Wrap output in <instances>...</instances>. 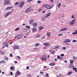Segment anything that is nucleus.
Masks as SVG:
<instances>
[{
    "label": "nucleus",
    "mask_w": 77,
    "mask_h": 77,
    "mask_svg": "<svg viewBox=\"0 0 77 77\" xmlns=\"http://www.w3.org/2000/svg\"><path fill=\"white\" fill-rule=\"evenodd\" d=\"M44 7H45L46 8V9H52L53 7V5H51V6L50 5H49L48 4H45L44 5Z\"/></svg>",
    "instance_id": "1"
},
{
    "label": "nucleus",
    "mask_w": 77,
    "mask_h": 77,
    "mask_svg": "<svg viewBox=\"0 0 77 77\" xmlns=\"http://www.w3.org/2000/svg\"><path fill=\"white\" fill-rule=\"evenodd\" d=\"M41 59L42 60L46 61V60H47V56H46V55L45 54L43 55L42 57H41Z\"/></svg>",
    "instance_id": "2"
},
{
    "label": "nucleus",
    "mask_w": 77,
    "mask_h": 77,
    "mask_svg": "<svg viewBox=\"0 0 77 77\" xmlns=\"http://www.w3.org/2000/svg\"><path fill=\"white\" fill-rule=\"evenodd\" d=\"M23 34H21L17 35V38L19 39H21V38H23Z\"/></svg>",
    "instance_id": "3"
},
{
    "label": "nucleus",
    "mask_w": 77,
    "mask_h": 77,
    "mask_svg": "<svg viewBox=\"0 0 77 77\" xmlns=\"http://www.w3.org/2000/svg\"><path fill=\"white\" fill-rule=\"evenodd\" d=\"M12 13V12H7V13L5 14V16H4V18H6L8 16V15H11V14Z\"/></svg>",
    "instance_id": "4"
},
{
    "label": "nucleus",
    "mask_w": 77,
    "mask_h": 77,
    "mask_svg": "<svg viewBox=\"0 0 77 77\" xmlns=\"http://www.w3.org/2000/svg\"><path fill=\"white\" fill-rule=\"evenodd\" d=\"M11 2H10V0H7V1H4V5H6L8 4H9Z\"/></svg>",
    "instance_id": "5"
},
{
    "label": "nucleus",
    "mask_w": 77,
    "mask_h": 77,
    "mask_svg": "<svg viewBox=\"0 0 77 77\" xmlns=\"http://www.w3.org/2000/svg\"><path fill=\"white\" fill-rule=\"evenodd\" d=\"M44 45L47 47H50V44L48 42L44 43Z\"/></svg>",
    "instance_id": "6"
},
{
    "label": "nucleus",
    "mask_w": 77,
    "mask_h": 77,
    "mask_svg": "<svg viewBox=\"0 0 77 77\" xmlns=\"http://www.w3.org/2000/svg\"><path fill=\"white\" fill-rule=\"evenodd\" d=\"M13 48L14 49H18L19 48V46L17 45H14Z\"/></svg>",
    "instance_id": "7"
},
{
    "label": "nucleus",
    "mask_w": 77,
    "mask_h": 77,
    "mask_svg": "<svg viewBox=\"0 0 77 77\" xmlns=\"http://www.w3.org/2000/svg\"><path fill=\"white\" fill-rule=\"evenodd\" d=\"M75 19H74L72 20L71 22L70 23V25H73V24H74V22L75 21Z\"/></svg>",
    "instance_id": "8"
},
{
    "label": "nucleus",
    "mask_w": 77,
    "mask_h": 77,
    "mask_svg": "<svg viewBox=\"0 0 77 77\" xmlns=\"http://www.w3.org/2000/svg\"><path fill=\"white\" fill-rule=\"evenodd\" d=\"M24 5V2H22L21 3L20 5H19V7H20V8L21 9Z\"/></svg>",
    "instance_id": "9"
},
{
    "label": "nucleus",
    "mask_w": 77,
    "mask_h": 77,
    "mask_svg": "<svg viewBox=\"0 0 77 77\" xmlns=\"http://www.w3.org/2000/svg\"><path fill=\"white\" fill-rule=\"evenodd\" d=\"M21 74V72H20V71H17L16 72V76H18V75H20Z\"/></svg>",
    "instance_id": "10"
},
{
    "label": "nucleus",
    "mask_w": 77,
    "mask_h": 77,
    "mask_svg": "<svg viewBox=\"0 0 77 77\" xmlns=\"http://www.w3.org/2000/svg\"><path fill=\"white\" fill-rule=\"evenodd\" d=\"M70 42L71 41L69 39H66V40H65V41H64V42L65 44L66 43V42Z\"/></svg>",
    "instance_id": "11"
},
{
    "label": "nucleus",
    "mask_w": 77,
    "mask_h": 77,
    "mask_svg": "<svg viewBox=\"0 0 77 77\" xmlns=\"http://www.w3.org/2000/svg\"><path fill=\"white\" fill-rule=\"evenodd\" d=\"M12 8H13V7H7L5 9V10H10L11 9H12Z\"/></svg>",
    "instance_id": "12"
},
{
    "label": "nucleus",
    "mask_w": 77,
    "mask_h": 77,
    "mask_svg": "<svg viewBox=\"0 0 77 77\" xmlns=\"http://www.w3.org/2000/svg\"><path fill=\"white\" fill-rule=\"evenodd\" d=\"M67 30V28H64L60 30V32H62V31H65Z\"/></svg>",
    "instance_id": "13"
},
{
    "label": "nucleus",
    "mask_w": 77,
    "mask_h": 77,
    "mask_svg": "<svg viewBox=\"0 0 77 77\" xmlns=\"http://www.w3.org/2000/svg\"><path fill=\"white\" fill-rule=\"evenodd\" d=\"M56 64L54 63H51L49 64L50 66H54Z\"/></svg>",
    "instance_id": "14"
},
{
    "label": "nucleus",
    "mask_w": 77,
    "mask_h": 77,
    "mask_svg": "<svg viewBox=\"0 0 77 77\" xmlns=\"http://www.w3.org/2000/svg\"><path fill=\"white\" fill-rule=\"evenodd\" d=\"M50 15H51V13H49L46 15V16L45 17V18H47L48 17H49V16H50Z\"/></svg>",
    "instance_id": "15"
},
{
    "label": "nucleus",
    "mask_w": 77,
    "mask_h": 77,
    "mask_svg": "<svg viewBox=\"0 0 77 77\" xmlns=\"http://www.w3.org/2000/svg\"><path fill=\"white\" fill-rule=\"evenodd\" d=\"M4 58L5 60H9L8 57L6 56H5Z\"/></svg>",
    "instance_id": "16"
},
{
    "label": "nucleus",
    "mask_w": 77,
    "mask_h": 77,
    "mask_svg": "<svg viewBox=\"0 0 77 77\" xmlns=\"http://www.w3.org/2000/svg\"><path fill=\"white\" fill-rule=\"evenodd\" d=\"M33 25L35 27H36V26H37V25H38V23L35 22L33 23Z\"/></svg>",
    "instance_id": "17"
},
{
    "label": "nucleus",
    "mask_w": 77,
    "mask_h": 77,
    "mask_svg": "<svg viewBox=\"0 0 77 77\" xmlns=\"http://www.w3.org/2000/svg\"><path fill=\"white\" fill-rule=\"evenodd\" d=\"M74 66H73V65L72 64H70V65L69 66V68H74Z\"/></svg>",
    "instance_id": "18"
},
{
    "label": "nucleus",
    "mask_w": 77,
    "mask_h": 77,
    "mask_svg": "<svg viewBox=\"0 0 77 77\" xmlns=\"http://www.w3.org/2000/svg\"><path fill=\"white\" fill-rule=\"evenodd\" d=\"M33 28L32 29V30H33V32H36V30H37L36 29V28H35L34 27H33Z\"/></svg>",
    "instance_id": "19"
},
{
    "label": "nucleus",
    "mask_w": 77,
    "mask_h": 77,
    "mask_svg": "<svg viewBox=\"0 0 77 77\" xmlns=\"http://www.w3.org/2000/svg\"><path fill=\"white\" fill-rule=\"evenodd\" d=\"M6 63V61H5V60H1L0 62V63Z\"/></svg>",
    "instance_id": "20"
},
{
    "label": "nucleus",
    "mask_w": 77,
    "mask_h": 77,
    "mask_svg": "<svg viewBox=\"0 0 77 77\" xmlns=\"http://www.w3.org/2000/svg\"><path fill=\"white\" fill-rule=\"evenodd\" d=\"M5 52L3 51H0V55L1 54L2 56V55H4V54H5Z\"/></svg>",
    "instance_id": "21"
},
{
    "label": "nucleus",
    "mask_w": 77,
    "mask_h": 77,
    "mask_svg": "<svg viewBox=\"0 0 77 77\" xmlns=\"http://www.w3.org/2000/svg\"><path fill=\"white\" fill-rule=\"evenodd\" d=\"M47 36H48V37H50V36H51V33L50 32H48L47 33Z\"/></svg>",
    "instance_id": "22"
},
{
    "label": "nucleus",
    "mask_w": 77,
    "mask_h": 77,
    "mask_svg": "<svg viewBox=\"0 0 77 77\" xmlns=\"http://www.w3.org/2000/svg\"><path fill=\"white\" fill-rule=\"evenodd\" d=\"M74 62V60H70V64H73Z\"/></svg>",
    "instance_id": "23"
},
{
    "label": "nucleus",
    "mask_w": 77,
    "mask_h": 77,
    "mask_svg": "<svg viewBox=\"0 0 77 77\" xmlns=\"http://www.w3.org/2000/svg\"><path fill=\"white\" fill-rule=\"evenodd\" d=\"M10 69L12 71H14L15 70V69H15L14 66H11L10 68Z\"/></svg>",
    "instance_id": "24"
},
{
    "label": "nucleus",
    "mask_w": 77,
    "mask_h": 77,
    "mask_svg": "<svg viewBox=\"0 0 77 77\" xmlns=\"http://www.w3.org/2000/svg\"><path fill=\"white\" fill-rule=\"evenodd\" d=\"M60 46H55V48H52V50H53L54 49H57V48H59V47Z\"/></svg>",
    "instance_id": "25"
},
{
    "label": "nucleus",
    "mask_w": 77,
    "mask_h": 77,
    "mask_svg": "<svg viewBox=\"0 0 77 77\" xmlns=\"http://www.w3.org/2000/svg\"><path fill=\"white\" fill-rule=\"evenodd\" d=\"M73 69L74 70L75 72H77V68H74V67H73Z\"/></svg>",
    "instance_id": "26"
},
{
    "label": "nucleus",
    "mask_w": 77,
    "mask_h": 77,
    "mask_svg": "<svg viewBox=\"0 0 77 77\" xmlns=\"http://www.w3.org/2000/svg\"><path fill=\"white\" fill-rule=\"evenodd\" d=\"M7 44V42H5L4 43H3V44H2V45L3 46H4V47H5V46H6V44Z\"/></svg>",
    "instance_id": "27"
},
{
    "label": "nucleus",
    "mask_w": 77,
    "mask_h": 77,
    "mask_svg": "<svg viewBox=\"0 0 77 77\" xmlns=\"http://www.w3.org/2000/svg\"><path fill=\"white\" fill-rule=\"evenodd\" d=\"M28 9L29 10V12H30V11H32V10H33V8H28Z\"/></svg>",
    "instance_id": "28"
},
{
    "label": "nucleus",
    "mask_w": 77,
    "mask_h": 77,
    "mask_svg": "<svg viewBox=\"0 0 77 77\" xmlns=\"http://www.w3.org/2000/svg\"><path fill=\"white\" fill-rule=\"evenodd\" d=\"M39 29L40 30H42V29H44V27H42V26H41L39 27Z\"/></svg>",
    "instance_id": "29"
},
{
    "label": "nucleus",
    "mask_w": 77,
    "mask_h": 77,
    "mask_svg": "<svg viewBox=\"0 0 77 77\" xmlns=\"http://www.w3.org/2000/svg\"><path fill=\"white\" fill-rule=\"evenodd\" d=\"M29 12L30 11H29V8L27 9L25 11V12H26V13H28V12Z\"/></svg>",
    "instance_id": "30"
},
{
    "label": "nucleus",
    "mask_w": 77,
    "mask_h": 77,
    "mask_svg": "<svg viewBox=\"0 0 77 77\" xmlns=\"http://www.w3.org/2000/svg\"><path fill=\"white\" fill-rule=\"evenodd\" d=\"M73 59L74 60H76V59H77V57L75 56H73Z\"/></svg>",
    "instance_id": "31"
},
{
    "label": "nucleus",
    "mask_w": 77,
    "mask_h": 77,
    "mask_svg": "<svg viewBox=\"0 0 77 77\" xmlns=\"http://www.w3.org/2000/svg\"><path fill=\"white\" fill-rule=\"evenodd\" d=\"M34 21V20H31L30 21V24H32V23H33Z\"/></svg>",
    "instance_id": "32"
},
{
    "label": "nucleus",
    "mask_w": 77,
    "mask_h": 77,
    "mask_svg": "<svg viewBox=\"0 0 77 77\" xmlns=\"http://www.w3.org/2000/svg\"><path fill=\"white\" fill-rule=\"evenodd\" d=\"M39 45V43H37L35 44V47H37V46H38Z\"/></svg>",
    "instance_id": "33"
},
{
    "label": "nucleus",
    "mask_w": 77,
    "mask_h": 77,
    "mask_svg": "<svg viewBox=\"0 0 77 77\" xmlns=\"http://www.w3.org/2000/svg\"><path fill=\"white\" fill-rule=\"evenodd\" d=\"M20 30V27L17 28L15 29V31H18V30Z\"/></svg>",
    "instance_id": "34"
},
{
    "label": "nucleus",
    "mask_w": 77,
    "mask_h": 77,
    "mask_svg": "<svg viewBox=\"0 0 77 77\" xmlns=\"http://www.w3.org/2000/svg\"><path fill=\"white\" fill-rule=\"evenodd\" d=\"M60 5H61V3H59L58 5V7L59 8H60Z\"/></svg>",
    "instance_id": "35"
},
{
    "label": "nucleus",
    "mask_w": 77,
    "mask_h": 77,
    "mask_svg": "<svg viewBox=\"0 0 77 77\" xmlns=\"http://www.w3.org/2000/svg\"><path fill=\"white\" fill-rule=\"evenodd\" d=\"M72 72H69L68 73V75H69L70 74H71L72 73Z\"/></svg>",
    "instance_id": "36"
},
{
    "label": "nucleus",
    "mask_w": 77,
    "mask_h": 77,
    "mask_svg": "<svg viewBox=\"0 0 77 77\" xmlns=\"http://www.w3.org/2000/svg\"><path fill=\"white\" fill-rule=\"evenodd\" d=\"M40 37V35L39 34L37 35L36 36V37H37V38H39V37Z\"/></svg>",
    "instance_id": "37"
},
{
    "label": "nucleus",
    "mask_w": 77,
    "mask_h": 77,
    "mask_svg": "<svg viewBox=\"0 0 77 77\" xmlns=\"http://www.w3.org/2000/svg\"><path fill=\"white\" fill-rule=\"evenodd\" d=\"M19 3H20V2H16L15 3V5H18V4H19Z\"/></svg>",
    "instance_id": "38"
},
{
    "label": "nucleus",
    "mask_w": 77,
    "mask_h": 77,
    "mask_svg": "<svg viewBox=\"0 0 77 77\" xmlns=\"http://www.w3.org/2000/svg\"><path fill=\"white\" fill-rule=\"evenodd\" d=\"M32 0H28L27 2L29 3V2H32Z\"/></svg>",
    "instance_id": "39"
},
{
    "label": "nucleus",
    "mask_w": 77,
    "mask_h": 77,
    "mask_svg": "<svg viewBox=\"0 0 77 77\" xmlns=\"http://www.w3.org/2000/svg\"><path fill=\"white\" fill-rule=\"evenodd\" d=\"M72 42H77V40H73L72 41Z\"/></svg>",
    "instance_id": "40"
},
{
    "label": "nucleus",
    "mask_w": 77,
    "mask_h": 77,
    "mask_svg": "<svg viewBox=\"0 0 77 77\" xmlns=\"http://www.w3.org/2000/svg\"><path fill=\"white\" fill-rule=\"evenodd\" d=\"M72 18H75V17H74V15H72L71 16Z\"/></svg>",
    "instance_id": "41"
},
{
    "label": "nucleus",
    "mask_w": 77,
    "mask_h": 77,
    "mask_svg": "<svg viewBox=\"0 0 77 77\" xmlns=\"http://www.w3.org/2000/svg\"><path fill=\"white\" fill-rule=\"evenodd\" d=\"M41 3V1H38L37 2V3Z\"/></svg>",
    "instance_id": "42"
},
{
    "label": "nucleus",
    "mask_w": 77,
    "mask_h": 77,
    "mask_svg": "<svg viewBox=\"0 0 77 77\" xmlns=\"http://www.w3.org/2000/svg\"><path fill=\"white\" fill-rule=\"evenodd\" d=\"M26 27L28 29H30V26H26Z\"/></svg>",
    "instance_id": "43"
},
{
    "label": "nucleus",
    "mask_w": 77,
    "mask_h": 77,
    "mask_svg": "<svg viewBox=\"0 0 77 77\" xmlns=\"http://www.w3.org/2000/svg\"><path fill=\"white\" fill-rule=\"evenodd\" d=\"M51 54H54V51H52L51 52Z\"/></svg>",
    "instance_id": "44"
},
{
    "label": "nucleus",
    "mask_w": 77,
    "mask_h": 77,
    "mask_svg": "<svg viewBox=\"0 0 77 77\" xmlns=\"http://www.w3.org/2000/svg\"><path fill=\"white\" fill-rule=\"evenodd\" d=\"M24 31L25 32H27V29H24Z\"/></svg>",
    "instance_id": "45"
},
{
    "label": "nucleus",
    "mask_w": 77,
    "mask_h": 77,
    "mask_svg": "<svg viewBox=\"0 0 77 77\" xmlns=\"http://www.w3.org/2000/svg\"><path fill=\"white\" fill-rule=\"evenodd\" d=\"M5 46L6 47H8V46H9V45H7V44Z\"/></svg>",
    "instance_id": "46"
},
{
    "label": "nucleus",
    "mask_w": 77,
    "mask_h": 77,
    "mask_svg": "<svg viewBox=\"0 0 77 77\" xmlns=\"http://www.w3.org/2000/svg\"><path fill=\"white\" fill-rule=\"evenodd\" d=\"M12 54H10V57H12Z\"/></svg>",
    "instance_id": "47"
},
{
    "label": "nucleus",
    "mask_w": 77,
    "mask_h": 77,
    "mask_svg": "<svg viewBox=\"0 0 77 77\" xmlns=\"http://www.w3.org/2000/svg\"><path fill=\"white\" fill-rule=\"evenodd\" d=\"M61 17H62V18H64V17H65V16H64V15L63 14L62 15Z\"/></svg>",
    "instance_id": "48"
},
{
    "label": "nucleus",
    "mask_w": 77,
    "mask_h": 77,
    "mask_svg": "<svg viewBox=\"0 0 77 77\" xmlns=\"http://www.w3.org/2000/svg\"><path fill=\"white\" fill-rule=\"evenodd\" d=\"M8 33H9V31H8L7 32H6L5 33V34L6 35H8Z\"/></svg>",
    "instance_id": "49"
},
{
    "label": "nucleus",
    "mask_w": 77,
    "mask_h": 77,
    "mask_svg": "<svg viewBox=\"0 0 77 77\" xmlns=\"http://www.w3.org/2000/svg\"><path fill=\"white\" fill-rule=\"evenodd\" d=\"M17 58H19V59H21V57H20L19 56H17Z\"/></svg>",
    "instance_id": "50"
},
{
    "label": "nucleus",
    "mask_w": 77,
    "mask_h": 77,
    "mask_svg": "<svg viewBox=\"0 0 77 77\" xmlns=\"http://www.w3.org/2000/svg\"><path fill=\"white\" fill-rule=\"evenodd\" d=\"M42 11V9H40L38 10L39 12H41Z\"/></svg>",
    "instance_id": "51"
},
{
    "label": "nucleus",
    "mask_w": 77,
    "mask_h": 77,
    "mask_svg": "<svg viewBox=\"0 0 77 77\" xmlns=\"http://www.w3.org/2000/svg\"><path fill=\"white\" fill-rule=\"evenodd\" d=\"M50 0V2H51V3H53V2H54L53 0Z\"/></svg>",
    "instance_id": "52"
},
{
    "label": "nucleus",
    "mask_w": 77,
    "mask_h": 77,
    "mask_svg": "<svg viewBox=\"0 0 77 77\" xmlns=\"http://www.w3.org/2000/svg\"><path fill=\"white\" fill-rule=\"evenodd\" d=\"M37 49H38V48H34V50H37Z\"/></svg>",
    "instance_id": "53"
},
{
    "label": "nucleus",
    "mask_w": 77,
    "mask_h": 77,
    "mask_svg": "<svg viewBox=\"0 0 77 77\" xmlns=\"http://www.w3.org/2000/svg\"><path fill=\"white\" fill-rule=\"evenodd\" d=\"M45 36H44V37H42V39H45Z\"/></svg>",
    "instance_id": "54"
},
{
    "label": "nucleus",
    "mask_w": 77,
    "mask_h": 77,
    "mask_svg": "<svg viewBox=\"0 0 77 77\" xmlns=\"http://www.w3.org/2000/svg\"><path fill=\"white\" fill-rule=\"evenodd\" d=\"M10 74L11 75H13V73H12V72H11L10 73Z\"/></svg>",
    "instance_id": "55"
},
{
    "label": "nucleus",
    "mask_w": 77,
    "mask_h": 77,
    "mask_svg": "<svg viewBox=\"0 0 77 77\" xmlns=\"http://www.w3.org/2000/svg\"><path fill=\"white\" fill-rule=\"evenodd\" d=\"M26 69H29V67L28 66H27L26 67Z\"/></svg>",
    "instance_id": "56"
},
{
    "label": "nucleus",
    "mask_w": 77,
    "mask_h": 77,
    "mask_svg": "<svg viewBox=\"0 0 77 77\" xmlns=\"http://www.w3.org/2000/svg\"><path fill=\"white\" fill-rule=\"evenodd\" d=\"M61 56H64V54H62L61 55Z\"/></svg>",
    "instance_id": "57"
},
{
    "label": "nucleus",
    "mask_w": 77,
    "mask_h": 77,
    "mask_svg": "<svg viewBox=\"0 0 77 77\" xmlns=\"http://www.w3.org/2000/svg\"><path fill=\"white\" fill-rule=\"evenodd\" d=\"M63 49H64V50H65L66 49V48H65V47H63Z\"/></svg>",
    "instance_id": "58"
},
{
    "label": "nucleus",
    "mask_w": 77,
    "mask_h": 77,
    "mask_svg": "<svg viewBox=\"0 0 77 77\" xmlns=\"http://www.w3.org/2000/svg\"><path fill=\"white\" fill-rule=\"evenodd\" d=\"M57 59H59L60 58V56L59 55L58 57H57Z\"/></svg>",
    "instance_id": "59"
},
{
    "label": "nucleus",
    "mask_w": 77,
    "mask_h": 77,
    "mask_svg": "<svg viewBox=\"0 0 77 77\" xmlns=\"http://www.w3.org/2000/svg\"><path fill=\"white\" fill-rule=\"evenodd\" d=\"M64 62H65V63H67V61H66V60H65Z\"/></svg>",
    "instance_id": "60"
},
{
    "label": "nucleus",
    "mask_w": 77,
    "mask_h": 77,
    "mask_svg": "<svg viewBox=\"0 0 77 77\" xmlns=\"http://www.w3.org/2000/svg\"><path fill=\"white\" fill-rule=\"evenodd\" d=\"M43 68H47V66H43Z\"/></svg>",
    "instance_id": "61"
},
{
    "label": "nucleus",
    "mask_w": 77,
    "mask_h": 77,
    "mask_svg": "<svg viewBox=\"0 0 77 77\" xmlns=\"http://www.w3.org/2000/svg\"><path fill=\"white\" fill-rule=\"evenodd\" d=\"M40 74H43V72H42L40 71Z\"/></svg>",
    "instance_id": "62"
},
{
    "label": "nucleus",
    "mask_w": 77,
    "mask_h": 77,
    "mask_svg": "<svg viewBox=\"0 0 77 77\" xmlns=\"http://www.w3.org/2000/svg\"><path fill=\"white\" fill-rule=\"evenodd\" d=\"M75 34H77V30H76V31H75Z\"/></svg>",
    "instance_id": "63"
},
{
    "label": "nucleus",
    "mask_w": 77,
    "mask_h": 77,
    "mask_svg": "<svg viewBox=\"0 0 77 77\" xmlns=\"http://www.w3.org/2000/svg\"><path fill=\"white\" fill-rule=\"evenodd\" d=\"M48 73H47L46 74V76H48Z\"/></svg>",
    "instance_id": "64"
}]
</instances>
